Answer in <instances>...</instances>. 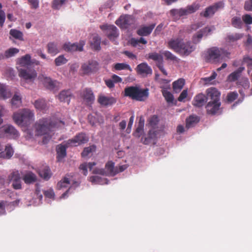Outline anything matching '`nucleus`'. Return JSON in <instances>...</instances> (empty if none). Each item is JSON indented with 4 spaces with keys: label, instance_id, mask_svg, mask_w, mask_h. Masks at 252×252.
Instances as JSON below:
<instances>
[{
    "label": "nucleus",
    "instance_id": "obj_1",
    "mask_svg": "<svg viewBox=\"0 0 252 252\" xmlns=\"http://www.w3.org/2000/svg\"><path fill=\"white\" fill-rule=\"evenodd\" d=\"M64 123L59 120H52L48 118H43L38 120L34 125L35 135L42 136L48 134L52 131L53 128L63 126Z\"/></svg>",
    "mask_w": 252,
    "mask_h": 252
},
{
    "label": "nucleus",
    "instance_id": "obj_2",
    "mask_svg": "<svg viewBox=\"0 0 252 252\" xmlns=\"http://www.w3.org/2000/svg\"><path fill=\"white\" fill-rule=\"evenodd\" d=\"M230 53L223 48L213 47L209 49L205 55V60L210 63H217L223 60L225 58H229Z\"/></svg>",
    "mask_w": 252,
    "mask_h": 252
},
{
    "label": "nucleus",
    "instance_id": "obj_3",
    "mask_svg": "<svg viewBox=\"0 0 252 252\" xmlns=\"http://www.w3.org/2000/svg\"><path fill=\"white\" fill-rule=\"evenodd\" d=\"M124 92L125 96L139 101H144L148 98L149 94L147 88L142 89L137 86L126 87Z\"/></svg>",
    "mask_w": 252,
    "mask_h": 252
},
{
    "label": "nucleus",
    "instance_id": "obj_4",
    "mask_svg": "<svg viewBox=\"0 0 252 252\" xmlns=\"http://www.w3.org/2000/svg\"><path fill=\"white\" fill-rule=\"evenodd\" d=\"M34 113L30 109H24L13 114V120L19 125L29 124L33 120Z\"/></svg>",
    "mask_w": 252,
    "mask_h": 252
},
{
    "label": "nucleus",
    "instance_id": "obj_5",
    "mask_svg": "<svg viewBox=\"0 0 252 252\" xmlns=\"http://www.w3.org/2000/svg\"><path fill=\"white\" fill-rule=\"evenodd\" d=\"M200 7L198 3H194L190 5L187 6L185 8L173 9L170 11V14L175 18H179L181 16H186L193 13L197 11Z\"/></svg>",
    "mask_w": 252,
    "mask_h": 252
},
{
    "label": "nucleus",
    "instance_id": "obj_6",
    "mask_svg": "<svg viewBox=\"0 0 252 252\" xmlns=\"http://www.w3.org/2000/svg\"><path fill=\"white\" fill-rule=\"evenodd\" d=\"M159 119L158 116L153 115L148 120V124L152 127L148 132V137L146 138L143 142L144 144H148L151 139H154L157 137L158 134V131L156 129L158 123Z\"/></svg>",
    "mask_w": 252,
    "mask_h": 252
},
{
    "label": "nucleus",
    "instance_id": "obj_7",
    "mask_svg": "<svg viewBox=\"0 0 252 252\" xmlns=\"http://www.w3.org/2000/svg\"><path fill=\"white\" fill-rule=\"evenodd\" d=\"M19 76L27 82H32L37 77L36 71L31 67L18 68Z\"/></svg>",
    "mask_w": 252,
    "mask_h": 252
},
{
    "label": "nucleus",
    "instance_id": "obj_8",
    "mask_svg": "<svg viewBox=\"0 0 252 252\" xmlns=\"http://www.w3.org/2000/svg\"><path fill=\"white\" fill-rule=\"evenodd\" d=\"M38 78L42 82L44 86L50 91L57 92L61 87L60 82L56 80H53L50 77L42 75L39 76Z\"/></svg>",
    "mask_w": 252,
    "mask_h": 252
},
{
    "label": "nucleus",
    "instance_id": "obj_9",
    "mask_svg": "<svg viewBox=\"0 0 252 252\" xmlns=\"http://www.w3.org/2000/svg\"><path fill=\"white\" fill-rule=\"evenodd\" d=\"M237 85L238 88L240 89L239 92L242 96V98L239 99L237 101H236L234 103L233 106H235L238 104L241 103L243 101L245 96V94L244 91L242 90V89L245 90H248L250 87L249 79L245 77L239 79L237 82Z\"/></svg>",
    "mask_w": 252,
    "mask_h": 252
},
{
    "label": "nucleus",
    "instance_id": "obj_10",
    "mask_svg": "<svg viewBox=\"0 0 252 252\" xmlns=\"http://www.w3.org/2000/svg\"><path fill=\"white\" fill-rule=\"evenodd\" d=\"M19 136L18 131L11 125H5L0 127V136L16 138Z\"/></svg>",
    "mask_w": 252,
    "mask_h": 252
},
{
    "label": "nucleus",
    "instance_id": "obj_11",
    "mask_svg": "<svg viewBox=\"0 0 252 252\" xmlns=\"http://www.w3.org/2000/svg\"><path fill=\"white\" fill-rule=\"evenodd\" d=\"M89 137L85 133L80 132L77 134L74 138L67 141V146H77L88 142Z\"/></svg>",
    "mask_w": 252,
    "mask_h": 252
},
{
    "label": "nucleus",
    "instance_id": "obj_12",
    "mask_svg": "<svg viewBox=\"0 0 252 252\" xmlns=\"http://www.w3.org/2000/svg\"><path fill=\"white\" fill-rule=\"evenodd\" d=\"M100 28L104 31L106 35L111 40H114L119 36L118 29L114 25H101L100 26Z\"/></svg>",
    "mask_w": 252,
    "mask_h": 252
},
{
    "label": "nucleus",
    "instance_id": "obj_13",
    "mask_svg": "<svg viewBox=\"0 0 252 252\" xmlns=\"http://www.w3.org/2000/svg\"><path fill=\"white\" fill-rule=\"evenodd\" d=\"M98 63L93 60L84 63L81 66V70L84 74L95 72L98 70Z\"/></svg>",
    "mask_w": 252,
    "mask_h": 252
},
{
    "label": "nucleus",
    "instance_id": "obj_14",
    "mask_svg": "<svg viewBox=\"0 0 252 252\" xmlns=\"http://www.w3.org/2000/svg\"><path fill=\"white\" fill-rule=\"evenodd\" d=\"M221 101H209L205 106L207 114L215 115L220 112Z\"/></svg>",
    "mask_w": 252,
    "mask_h": 252
},
{
    "label": "nucleus",
    "instance_id": "obj_15",
    "mask_svg": "<svg viewBox=\"0 0 252 252\" xmlns=\"http://www.w3.org/2000/svg\"><path fill=\"white\" fill-rule=\"evenodd\" d=\"M133 18L130 15H122L117 19L115 23L121 29H127L128 27L133 23Z\"/></svg>",
    "mask_w": 252,
    "mask_h": 252
},
{
    "label": "nucleus",
    "instance_id": "obj_16",
    "mask_svg": "<svg viewBox=\"0 0 252 252\" xmlns=\"http://www.w3.org/2000/svg\"><path fill=\"white\" fill-rule=\"evenodd\" d=\"M195 49L193 45L190 42H184L182 41L178 53L181 55L188 56Z\"/></svg>",
    "mask_w": 252,
    "mask_h": 252
},
{
    "label": "nucleus",
    "instance_id": "obj_17",
    "mask_svg": "<svg viewBox=\"0 0 252 252\" xmlns=\"http://www.w3.org/2000/svg\"><path fill=\"white\" fill-rule=\"evenodd\" d=\"M85 42L83 40L80 41L79 43H65L63 46V49L67 52L82 51Z\"/></svg>",
    "mask_w": 252,
    "mask_h": 252
},
{
    "label": "nucleus",
    "instance_id": "obj_18",
    "mask_svg": "<svg viewBox=\"0 0 252 252\" xmlns=\"http://www.w3.org/2000/svg\"><path fill=\"white\" fill-rule=\"evenodd\" d=\"M135 70L138 74L144 77L151 75L153 72L151 67L146 63H142L137 65Z\"/></svg>",
    "mask_w": 252,
    "mask_h": 252
},
{
    "label": "nucleus",
    "instance_id": "obj_19",
    "mask_svg": "<svg viewBox=\"0 0 252 252\" xmlns=\"http://www.w3.org/2000/svg\"><path fill=\"white\" fill-rule=\"evenodd\" d=\"M206 97L209 101H220V93L215 88H210L206 90Z\"/></svg>",
    "mask_w": 252,
    "mask_h": 252
},
{
    "label": "nucleus",
    "instance_id": "obj_20",
    "mask_svg": "<svg viewBox=\"0 0 252 252\" xmlns=\"http://www.w3.org/2000/svg\"><path fill=\"white\" fill-rule=\"evenodd\" d=\"M81 96L88 104L93 103L94 100V95L90 88H85L81 93Z\"/></svg>",
    "mask_w": 252,
    "mask_h": 252
},
{
    "label": "nucleus",
    "instance_id": "obj_21",
    "mask_svg": "<svg viewBox=\"0 0 252 252\" xmlns=\"http://www.w3.org/2000/svg\"><path fill=\"white\" fill-rule=\"evenodd\" d=\"M207 101V97L206 96L202 93H200L194 97L192 104L194 106L200 108L202 107Z\"/></svg>",
    "mask_w": 252,
    "mask_h": 252
},
{
    "label": "nucleus",
    "instance_id": "obj_22",
    "mask_svg": "<svg viewBox=\"0 0 252 252\" xmlns=\"http://www.w3.org/2000/svg\"><path fill=\"white\" fill-rule=\"evenodd\" d=\"M155 26V24H151L149 26H141L137 30V34L142 36H148L151 34Z\"/></svg>",
    "mask_w": 252,
    "mask_h": 252
},
{
    "label": "nucleus",
    "instance_id": "obj_23",
    "mask_svg": "<svg viewBox=\"0 0 252 252\" xmlns=\"http://www.w3.org/2000/svg\"><path fill=\"white\" fill-rule=\"evenodd\" d=\"M70 146H67V141L65 145H60L57 148V158L58 161H61L66 155V148Z\"/></svg>",
    "mask_w": 252,
    "mask_h": 252
},
{
    "label": "nucleus",
    "instance_id": "obj_24",
    "mask_svg": "<svg viewBox=\"0 0 252 252\" xmlns=\"http://www.w3.org/2000/svg\"><path fill=\"white\" fill-rule=\"evenodd\" d=\"M98 102L101 105L107 106L115 103L116 100L113 97L99 96L98 98Z\"/></svg>",
    "mask_w": 252,
    "mask_h": 252
},
{
    "label": "nucleus",
    "instance_id": "obj_25",
    "mask_svg": "<svg viewBox=\"0 0 252 252\" xmlns=\"http://www.w3.org/2000/svg\"><path fill=\"white\" fill-rule=\"evenodd\" d=\"M23 180L26 184H31L36 181L37 177L35 174L29 171L23 176Z\"/></svg>",
    "mask_w": 252,
    "mask_h": 252
},
{
    "label": "nucleus",
    "instance_id": "obj_26",
    "mask_svg": "<svg viewBox=\"0 0 252 252\" xmlns=\"http://www.w3.org/2000/svg\"><path fill=\"white\" fill-rule=\"evenodd\" d=\"M34 106L36 109L43 112L46 111L48 109L45 100L42 98L35 100Z\"/></svg>",
    "mask_w": 252,
    "mask_h": 252
},
{
    "label": "nucleus",
    "instance_id": "obj_27",
    "mask_svg": "<svg viewBox=\"0 0 252 252\" xmlns=\"http://www.w3.org/2000/svg\"><path fill=\"white\" fill-rule=\"evenodd\" d=\"M71 96L69 90H63L59 94L58 97L61 101L66 102L69 104Z\"/></svg>",
    "mask_w": 252,
    "mask_h": 252
},
{
    "label": "nucleus",
    "instance_id": "obj_28",
    "mask_svg": "<svg viewBox=\"0 0 252 252\" xmlns=\"http://www.w3.org/2000/svg\"><path fill=\"white\" fill-rule=\"evenodd\" d=\"M182 41V40L179 38L172 39L168 42V47L178 53V50L180 48Z\"/></svg>",
    "mask_w": 252,
    "mask_h": 252
},
{
    "label": "nucleus",
    "instance_id": "obj_29",
    "mask_svg": "<svg viewBox=\"0 0 252 252\" xmlns=\"http://www.w3.org/2000/svg\"><path fill=\"white\" fill-rule=\"evenodd\" d=\"M101 38L98 35H94L91 40V46L94 50L99 51L100 50Z\"/></svg>",
    "mask_w": 252,
    "mask_h": 252
},
{
    "label": "nucleus",
    "instance_id": "obj_30",
    "mask_svg": "<svg viewBox=\"0 0 252 252\" xmlns=\"http://www.w3.org/2000/svg\"><path fill=\"white\" fill-rule=\"evenodd\" d=\"M185 84V80L183 78H180L174 81L173 84V89L175 93H178L183 89Z\"/></svg>",
    "mask_w": 252,
    "mask_h": 252
},
{
    "label": "nucleus",
    "instance_id": "obj_31",
    "mask_svg": "<svg viewBox=\"0 0 252 252\" xmlns=\"http://www.w3.org/2000/svg\"><path fill=\"white\" fill-rule=\"evenodd\" d=\"M31 56L29 54H27L19 59L18 62L19 64L20 65V68L31 66Z\"/></svg>",
    "mask_w": 252,
    "mask_h": 252
},
{
    "label": "nucleus",
    "instance_id": "obj_32",
    "mask_svg": "<svg viewBox=\"0 0 252 252\" xmlns=\"http://www.w3.org/2000/svg\"><path fill=\"white\" fill-rule=\"evenodd\" d=\"M48 53L54 56L59 53L60 50L57 43L50 42L47 44Z\"/></svg>",
    "mask_w": 252,
    "mask_h": 252
},
{
    "label": "nucleus",
    "instance_id": "obj_33",
    "mask_svg": "<svg viewBox=\"0 0 252 252\" xmlns=\"http://www.w3.org/2000/svg\"><path fill=\"white\" fill-rule=\"evenodd\" d=\"M244 70V67H240L236 71L233 72L228 75L227 80L230 82H234L237 80Z\"/></svg>",
    "mask_w": 252,
    "mask_h": 252
},
{
    "label": "nucleus",
    "instance_id": "obj_34",
    "mask_svg": "<svg viewBox=\"0 0 252 252\" xmlns=\"http://www.w3.org/2000/svg\"><path fill=\"white\" fill-rule=\"evenodd\" d=\"M243 34L235 33L227 35L225 41L229 43L234 42L241 39L243 37Z\"/></svg>",
    "mask_w": 252,
    "mask_h": 252
},
{
    "label": "nucleus",
    "instance_id": "obj_35",
    "mask_svg": "<svg viewBox=\"0 0 252 252\" xmlns=\"http://www.w3.org/2000/svg\"><path fill=\"white\" fill-rule=\"evenodd\" d=\"M114 165L115 163L112 161H109L105 164V169L108 173L113 176L118 174V171H116V167H115Z\"/></svg>",
    "mask_w": 252,
    "mask_h": 252
},
{
    "label": "nucleus",
    "instance_id": "obj_36",
    "mask_svg": "<svg viewBox=\"0 0 252 252\" xmlns=\"http://www.w3.org/2000/svg\"><path fill=\"white\" fill-rule=\"evenodd\" d=\"M5 153L4 152L0 153V158L9 159L13 155L14 151L10 145H7L5 148Z\"/></svg>",
    "mask_w": 252,
    "mask_h": 252
},
{
    "label": "nucleus",
    "instance_id": "obj_37",
    "mask_svg": "<svg viewBox=\"0 0 252 252\" xmlns=\"http://www.w3.org/2000/svg\"><path fill=\"white\" fill-rule=\"evenodd\" d=\"M70 185V181L67 176L64 177L57 185V188L58 189H61L63 188H67Z\"/></svg>",
    "mask_w": 252,
    "mask_h": 252
},
{
    "label": "nucleus",
    "instance_id": "obj_38",
    "mask_svg": "<svg viewBox=\"0 0 252 252\" xmlns=\"http://www.w3.org/2000/svg\"><path fill=\"white\" fill-rule=\"evenodd\" d=\"M12 106L14 108L19 107L22 104L21 97L16 93L11 100Z\"/></svg>",
    "mask_w": 252,
    "mask_h": 252
},
{
    "label": "nucleus",
    "instance_id": "obj_39",
    "mask_svg": "<svg viewBox=\"0 0 252 252\" xmlns=\"http://www.w3.org/2000/svg\"><path fill=\"white\" fill-rule=\"evenodd\" d=\"M199 121L197 116H190L186 119V127L189 128L193 126Z\"/></svg>",
    "mask_w": 252,
    "mask_h": 252
},
{
    "label": "nucleus",
    "instance_id": "obj_40",
    "mask_svg": "<svg viewBox=\"0 0 252 252\" xmlns=\"http://www.w3.org/2000/svg\"><path fill=\"white\" fill-rule=\"evenodd\" d=\"M38 174L41 178L46 180H48L51 176V171L48 167H46L42 170H39Z\"/></svg>",
    "mask_w": 252,
    "mask_h": 252
},
{
    "label": "nucleus",
    "instance_id": "obj_41",
    "mask_svg": "<svg viewBox=\"0 0 252 252\" xmlns=\"http://www.w3.org/2000/svg\"><path fill=\"white\" fill-rule=\"evenodd\" d=\"M11 94L6 89L5 86L0 84V97L3 99H6L10 97Z\"/></svg>",
    "mask_w": 252,
    "mask_h": 252
},
{
    "label": "nucleus",
    "instance_id": "obj_42",
    "mask_svg": "<svg viewBox=\"0 0 252 252\" xmlns=\"http://www.w3.org/2000/svg\"><path fill=\"white\" fill-rule=\"evenodd\" d=\"M9 34L16 39H18L21 41L24 40L23 34L20 31L15 29H11L9 32Z\"/></svg>",
    "mask_w": 252,
    "mask_h": 252
},
{
    "label": "nucleus",
    "instance_id": "obj_43",
    "mask_svg": "<svg viewBox=\"0 0 252 252\" xmlns=\"http://www.w3.org/2000/svg\"><path fill=\"white\" fill-rule=\"evenodd\" d=\"M163 96L167 102H172L174 99L173 94L167 90V88H164L161 90Z\"/></svg>",
    "mask_w": 252,
    "mask_h": 252
},
{
    "label": "nucleus",
    "instance_id": "obj_44",
    "mask_svg": "<svg viewBox=\"0 0 252 252\" xmlns=\"http://www.w3.org/2000/svg\"><path fill=\"white\" fill-rule=\"evenodd\" d=\"M148 58L157 62V63L163 62L162 56L157 53H151L148 54Z\"/></svg>",
    "mask_w": 252,
    "mask_h": 252
},
{
    "label": "nucleus",
    "instance_id": "obj_45",
    "mask_svg": "<svg viewBox=\"0 0 252 252\" xmlns=\"http://www.w3.org/2000/svg\"><path fill=\"white\" fill-rule=\"evenodd\" d=\"M96 150V146L94 145H92L89 147H86L84 149L81 153L82 157L85 158L88 156L90 154L94 152Z\"/></svg>",
    "mask_w": 252,
    "mask_h": 252
},
{
    "label": "nucleus",
    "instance_id": "obj_46",
    "mask_svg": "<svg viewBox=\"0 0 252 252\" xmlns=\"http://www.w3.org/2000/svg\"><path fill=\"white\" fill-rule=\"evenodd\" d=\"M215 11L212 5L207 7L204 12L200 13V15L203 16L205 18L212 16L215 13Z\"/></svg>",
    "mask_w": 252,
    "mask_h": 252
},
{
    "label": "nucleus",
    "instance_id": "obj_47",
    "mask_svg": "<svg viewBox=\"0 0 252 252\" xmlns=\"http://www.w3.org/2000/svg\"><path fill=\"white\" fill-rule=\"evenodd\" d=\"M238 96V94L236 92H230L227 94L226 101L228 103H231L236 100Z\"/></svg>",
    "mask_w": 252,
    "mask_h": 252
},
{
    "label": "nucleus",
    "instance_id": "obj_48",
    "mask_svg": "<svg viewBox=\"0 0 252 252\" xmlns=\"http://www.w3.org/2000/svg\"><path fill=\"white\" fill-rule=\"evenodd\" d=\"M114 68L117 70L127 69L130 71H132L131 67L126 63H117L115 64Z\"/></svg>",
    "mask_w": 252,
    "mask_h": 252
},
{
    "label": "nucleus",
    "instance_id": "obj_49",
    "mask_svg": "<svg viewBox=\"0 0 252 252\" xmlns=\"http://www.w3.org/2000/svg\"><path fill=\"white\" fill-rule=\"evenodd\" d=\"M130 43L132 46L136 47L139 43L146 44L147 43V41L143 37H140L139 39L132 38L131 39Z\"/></svg>",
    "mask_w": 252,
    "mask_h": 252
},
{
    "label": "nucleus",
    "instance_id": "obj_50",
    "mask_svg": "<svg viewBox=\"0 0 252 252\" xmlns=\"http://www.w3.org/2000/svg\"><path fill=\"white\" fill-rule=\"evenodd\" d=\"M8 179L10 182H14L21 180L20 175L18 171L12 172L8 177Z\"/></svg>",
    "mask_w": 252,
    "mask_h": 252
},
{
    "label": "nucleus",
    "instance_id": "obj_51",
    "mask_svg": "<svg viewBox=\"0 0 252 252\" xmlns=\"http://www.w3.org/2000/svg\"><path fill=\"white\" fill-rule=\"evenodd\" d=\"M217 74L215 72H213L212 75L208 77L203 78L202 79L203 80L205 84L212 85L214 84L213 81L216 78Z\"/></svg>",
    "mask_w": 252,
    "mask_h": 252
},
{
    "label": "nucleus",
    "instance_id": "obj_52",
    "mask_svg": "<svg viewBox=\"0 0 252 252\" xmlns=\"http://www.w3.org/2000/svg\"><path fill=\"white\" fill-rule=\"evenodd\" d=\"M19 52L18 49L16 48H11L5 52L4 55L6 58H10L14 56Z\"/></svg>",
    "mask_w": 252,
    "mask_h": 252
},
{
    "label": "nucleus",
    "instance_id": "obj_53",
    "mask_svg": "<svg viewBox=\"0 0 252 252\" xmlns=\"http://www.w3.org/2000/svg\"><path fill=\"white\" fill-rule=\"evenodd\" d=\"M232 26L236 28H241L242 22L240 17H234L231 20Z\"/></svg>",
    "mask_w": 252,
    "mask_h": 252
},
{
    "label": "nucleus",
    "instance_id": "obj_54",
    "mask_svg": "<svg viewBox=\"0 0 252 252\" xmlns=\"http://www.w3.org/2000/svg\"><path fill=\"white\" fill-rule=\"evenodd\" d=\"M67 62V60L64 57L63 55L59 56L55 60V63L57 66H60L66 63Z\"/></svg>",
    "mask_w": 252,
    "mask_h": 252
},
{
    "label": "nucleus",
    "instance_id": "obj_55",
    "mask_svg": "<svg viewBox=\"0 0 252 252\" xmlns=\"http://www.w3.org/2000/svg\"><path fill=\"white\" fill-rule=\"evenodd\" d=\"M67 0H54L52 3V8L55 9H60Z\"/></svg>",
    "mask_w": 252,
    "mask_h": 252
},
{
    "label": "nucleus",
    "instance_id": "obj_56",
    "mask_svg": "<svg viewBox=\"0 0 252 252\" xmlns=\"http://www.w3.org/2000/svg\"><path fill=\"white\" fill-rule=\"evenodd\" d=\"M215 12L217 11L222 9L224 7V3L223 0L219 1L212 5Z\"/></svg>",
    "mask_w": 252,
    "mask_h": 252
},
{
    "label": "nucleus",
    "instance_id": "obj_57",
    "mask_svg": "<svg viewBox=\"0 0 252 252\" xmlns=\"http://www.w3.org/2000/svg\"><path fill=\"white\" fill-rule=\"evenodd\" d=\"M163 55L164 56L166 60L171 61H176L177 57L172 54L170 52L168 51H165L163 53Z\"/></svg>",
    "mask_w": 252,
    "mask_h": 252
},
{
    "label": "nucleus",
    "instance_id": "obj_58",
    "mask_svg": "<svg viewBox=\"0 0 252 252\" xmlns=\"http://www.w3.org/2000/svg\"><path fill=\"white\" fill-rule=\"evenodd\" d=\"M242 19L244 22L247 25L252 24V16L250 14H246L242 16Z\"/></svg>",
    "mask_w": 252,
    "mask_h": 252
},
{
    "label": "nucleus",
    "instance_id": "obj_59",
    "mask_svg": "<svg viewBox=\"0 0 252 252\" xmlns=\"http://www.w3.org/2000/svg\"><path fill=\"white\" fill-rule=\"evenodd\" d=\"M144 131V127L142 126V124L140 126H138V127L136 128L135 133L134 135L136 137H140Z\"/></svg>",
    "mask_w": 252,
    "mask_h": 252
},
{
    "label": "nucleus",
    "instance_id": "obj_60",
    "mask_svg": "<svg viewBox=\"0 0 252 252\" xmlns=\"http://www.w3.org/2000/svg\"><path fill=\"white\" fill-rule=\"evenodd\" d=\"M79 185V183L78 182L74 181L73 183L71 184V186L70 187V188L65 192H64L61 196V198H65V197L68 194L69 190L72 188H76V187H78Z\"/></svg>",
    "mask_w": 252,
    "mask_h": 252
},
{
    "label": "nucleus",
    "instance_id": "obj_61",
    "mask_svg": "<svg viewBox=\"0 0 252 252\" xmlns=\"http://www.w3.org/2000/svg\"><path fill=\"white\" fill-rule=\"evenodd\" d=\"M44 194L45 197L49 198H53L54 197L55 194L54 191L52 189H49L44 191Z\"/></svg>",
    "mask_w": 252,
    "mask_h": 252
},
{
    "label": "nucleus",
    "instance_id": "obj_62",
    "mask_svg": "<svg viewBox=\"0 0 252 252\" xmlns=\"http://www.w3.org/2000/svg\"><path fill=\"white\" fill-rule=\"evenodd\" d=\"M87 168V163L86 162L80 164L79 167V169L82 171V173L85 176H86L88 174Z\"/></svg>",
    "mask_w": 252,
    "mask_h": 252
},
{
    "label": "nucleus",
    "instance_id": "obj_63",
    "mask_svg": "<svg viewBox=\"0 0 252 252\" xmlns=\"http://www.w3.org/2000/svg\"><path fill=\"white\" fill-rule=\"evenodd\" d=\"M244 62L247 64L248 67L252 69V59L249 57H244L243 59Z\"/></svg>",
    "mask_w": 252,
    "mask_h": 252
},
{
    "label": "nucleus",
    "instance_id": "obj_64",
    "mask_svg": "<svg viewBox=\"0 0 252 252\" xmlns=\"http://www.w3.org/2000/svg\"><path fill=\"white\" fill-rule=\"evenodd\" d=\"M244 9L246 11H252V0H249L245 2Z\"/></svg>",
    "mask_w": 252,
    "mask_h": 252
}]
</instances>
